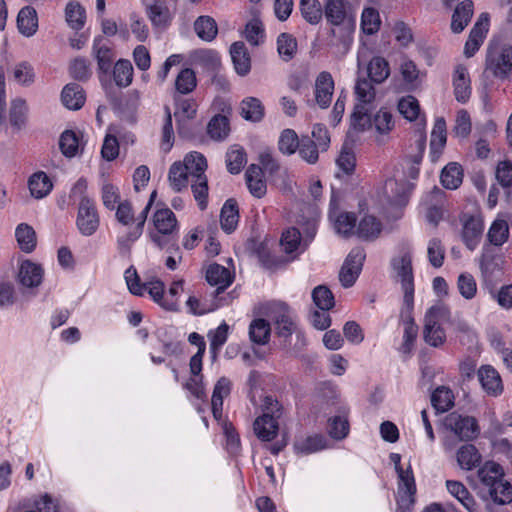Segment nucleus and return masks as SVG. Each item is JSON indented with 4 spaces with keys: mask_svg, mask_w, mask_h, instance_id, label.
Wrapping results in <instances>:
<instances>
[{
    "mask_svg": "<svg viewBox=\"0 0 512 512\" xmlns=\"http://www.w3.org/2000/svg\"><path fill=\"white\" fill-rule=\"evenodd\" d=\"M323 17L330 26L327 46L338 59L351 48L355 31V13L349 0H323Z\"/></svg>",
    "mask_w": 512,
    "mask_h": 512,
    "instance_id": "nucleus-1",
    "label": "nucleus"
},
{
    "mask_svg": "<svg viewBox=\"0 0 512 512\" xmlns=\"http://www.w3.org/2000/svg\"><path fill=\"white\" fill-rule=\"evenodd\" d=\"M480 482V494L483 500H491L497 505L512 502V486L505 480L502 467L488 461L477 471Z\"/></svg>",
    "mask_w": 512,
    "mask_h": 512,
    "instance_id": "nucleus-2",
    "label": "nucleus"
},
{
    "mask_svg": "<svg viewBox=\"0 0 512 512\" xmlns=\"http://www.w3.org/2000/svg\"><path fill=\"white\" fill-rule=\"evenodd\" d=\"M155 232L150 233L151 241L170 254H180L177 243L178 221L173 211L167 207L157 208L152 217ZM182 256L178 255V262Z\"/></svg>",
    "mask_w": 512,
    "mask_h": 512,
    "instance_id": "nucleus-3",
    "label": "nucleus"
},
{
    "mask_svg": "<svg viewBox=\"0 0 512 512\" xmlns=\"http://www.w3.org/2000/svg\"><path fill=\"white\" fill-rule=\"evenodd\" d=\"M183 166L191 181V188L194 198L201 210L207 206L208 184L205 171L207 169L206 158L199 152L187 154L183 161Z\"/></svg>",
    "mask_w": 512,
    "mask_h": 512,
    "instance_id": "nucleus-4",
    "label": "nucleus"
},
{
    "mask_svg": "<svg viewBox=\"0 0 512 512\" xmlns=\"http://www.w3.org/2000/svg\"><path fill=\"white\" fill-rule=\"evenodd\" d=\"M485 72L499 80H507L512 75V45L491 43L485 59Z\"/></svg>",
    "mask_w": 512,
    "mask_h": 512,
    "instance_id": "nucleus-5",
    "label": "nucleus"
},
{
    "mask_svg": "<svg viewBox=\"0 0 512 512\" xmlns=\"http://www.w3.org/2000/svg\"><path fill=\"white\" fill-rule=\"evenodd\" d=\"M391 265L396 280L400 282L404 293L403 305L410 312L414 305V277L411 254L409 252L402 253L392 259Z\"/></svg>",
    "mask_w": 512,
    "mask_h": 512,
    "instance_id": "nucleus-6",
    "label": "nucleus"
},
{
    "mask_svg": "<svg viewBox=\"0 0 512 512\" xmlns=\"http://www.w3.org/2000/svg\"><path fill=\"white\" fill-rule=\"evenodd\" d=\"M449 309L442 305H434L426 312L424 317L423 337L427 344L438 347L444 344L446 334L441 323L449 318Z\"/></svg>",
    "mask_w": 512,
    "mask_h": 512,
    "instance_id": "nucleus-7",
    "label": "nucleus"
},
{
    "mask_svg": "<svg viewBox=\"0 0 512 512\" xmlns=\"http://www.w3.org/2000/svg\"><path fill=\"white\" fill-rule=\"evenodd\" d=\"M357 103L352 114L353 124L360 128L365 127L363 120H366L369 106L373 104L376 98V90L373 82L366 78H358L354 87Z\"/></svg>",
    "mask_w": 512,
    "mask_h": 512,
    "instance_id": "nucleus-8",
    "label": "nucleus"
},
{
    "mask_svg": "<svg viewBox=\"0 0 512 512\" xmlns=\"http://www.w3.org/2000/svg\"><path fill=\"white\" fill-rule=\"evenodd\" d=\"M76 225L79 232L84 236L93 235L100 225V217L95 203L86 195L80 198Z\"/></svg>",
    "mask_w": 512,
    "mask_h": 512,
    "instance_id": "nucleus-9",
    "label": "nucleus"
},
{
    "mask_svg": "<svg viewBox=\"0 0 512 512\" xmlns=\"http://www.w3.org/2000/svg\"><path fill=\"white\" fill-rule=\"evenodd\" d=\"M398 474V512L409 511L415 502L416 484L411 466L404 469Z\"/></svg>",
    "mask_w": 512,
    "mask_h": 512,
    "instance_id": "nucleus-10",
    "label": "nucleus"
},
{
    "mask_svg": "<svg viewBox=\"0 0 512 512\" xmlns=\"http://www.w3.org/2000/svg\"><path fill=\"white\" fill-rule=\"evenodd\" d=\"M365 258V251L361 247H356L350 251L339 272V280L344 288L354 285L362 270Z\"/></svg>",
    "mask_w": 512,
    "mask_h": 512,
    "instance_id": "nucleus-11",
    "label": "nucleus"
},
{
    "mask_svg": "<svg viewBox=\"0 0 512 512\" xmlns=\"http://www.w3.org/2000/svg\"><path fill=\"white\" fill-rule=\"evenodd\" d=\"M268 317L276 326L277 334L287 338L296 330V324L290 308L282 302H275L270 305Z\"/></svg>",
    "mask_w": 512,
    "mask_h": 512,
    "instance_id": "nucleus-12",
    "label": "nucleus"
},
{
    "mask_svg": "<svg viewBox=\"0 0 512 512\" xmlns=\"http://www.w3.org/2000/svg\"><path fill=\"white\" fill-rule=\"evenodd\" d=\"M445 425L461 440H471L479 433L477 421L472 416L451 413L446 417Z\"/></svg>",
    "mask_w": 512,
    "mask_h": 512,
    "instance_id": "nucleus-13",
    "label": "nucleus"
},
{
    "mask_svg": "<svg viewBox=\"0 0 512 512\" xmlns=\"http://www.w3.org/2000/svg\"><path fill=\"white\" fill-rule=\"evenodd\" d=\"M334 93V80L330 72H320L314 83V98L316 104L321 109H326L330 106L332 96Z\"/></svg>",
    "mask_w": 512,
    "mask_h": 512,
    "instance_id": "nucleus-14",
    "label": "nucleus"
},
{
    "mask_svg": "<svg viewBox=\"0 0 512 512\" xmlns=\"http://www.w3.org/2000/svg\"><path fill=\"white\" fill-rule=\"evenodd\" d=\"M411 187L406 181L395 179L386 180L383 187V194L386 200L396 206H403L407 203Z\"/></svg>",
    "mask_w": 512,
    "mask_h": 512,
    "instance_id": "nucleus-15",
    "label": "nucleus"
},
{
    "mask_svg": "<svg viewBox=\"0 0 512 512\" xmlns=\"http://www.w3.org/2000/svg\"><path fill=\"white\" fill-rule=\"evenodd\" d=\"M488 24V15H480L479 19L470 31L469 37L465 43L464 54L466 57L470 58L476 53V51H478L488 31Z\"/></svg>",
    "mask_w": 512,
    "mask_h": 512,
    "instance_id": "nucleus-16",
    "label": "nucleus"
},
{
    "mask_svg": "<svg viewBox=\"0 0 512 512\" xmlns=\"http://www.w3.org/2000/svg\"><path fill=\"white\" fill-rule=\"evenodd\" d=\"M142 287L143 293L147 291L151 298L162 308L169 311H176L178 309V301L165 297V285L160 279L152 278L147 280Z\"/></svg>",
    "mask_w": 512,
    "mask_h": 512,
    "instance_id": "nucleus-17",
    "label": "nucleus"
},
{
    "mask_svg": "<svg viewBox=\"0 0 512 512\" xmlns=\"http://www.w3.org/2000/svg\"><path fill=\"white\" fill-rule=\"evenodd\" d=\"M362 123H365L363 129L374 127L375 131L380 135L388 134L395 127L393 114L385 107L380 108L373 117H370L367 113L366 120H363Z\"/></svg>",
    "mask_w": 512,
    "mask_h": 512,
    "instance_id": "nucleus-18",
    "label": "nucleus"
},
{
    "mask_svg": "<svg viewBox=\"0 0 512 512\" xmlns=\"http://www.w3.org/2000/svg\"><path fill=\"white\" fill-rule=\"evenodd\" d=\"M478 379L483 390L491 396H497L503 391L499 373L490 365H483L478 370Z\"/></svg>",
    "mask_w": 512,
    "mask_h": 512,
    "instance_id": "nucleus-19",
    "label": "nucleus"
},
{
    "mask_svg": "<svg viewBox=\"0 0 512 512\" xmlns=\"http://www.w3.org/2000/svg\"><path fill=\"white\" fill-rule=\"evenodd\" d=\"M454 95L458 102L466 103L472 93L468 70L463 65L456 66L453 74Z\"/></svg>",
    "mask_w": 512,
    "mask_h": 512,
    "instance_id": "nucleus-20",
    "label": "nucleus"
},
{
    "mask_svg": "<svg viewBox=\"0 0 512 512\" xmlns=\"http://www.w3.org/2000/svg\"><path fill=\"white\" fill-rule=\"evenodd\" d=\"M455 460L460 469L471 471L480 465L482 455L475 445L466 443L456 450Z\"/></svg>",
    "mask_w": 512,
    "mask_h": 512,
    "instance_id": "nucleus-21",
    "label": "nucleus"
},
{
    "mask_svg": "<svg viewBox=\"0 0 512 512\" xmlns=\"http://www.w3.org/2000/svg\"><path fill=\"white\" fill-rule=\"evenodd\" d=\"M44 270L41 265L32 261H23L19 267L18 280L21 285L34 288L38 287L43 280Z\"/></svg>",
    "mask_w": 512,
    "mask_h": 512,
    "instance_id": "nucleus-22",
    "label": "nucleus"
},
{
    "mask_svg": "<svg viewBox=\"0 0 512 512\" xmlns=\"http://www.w3.org/2000/svg\"><path fill=\"white\" fill-rule=\"evenodd\" d=\"M383 229L381 221L373 215H364L356 226L355 235L363 241L376 240Z\"/></svg>",
    "mask_w": 512,
    "mask_h": 512,
    "instance_id": "nucleus-23",
    "label": "nucleus"
},
{
    "mask_svg": "<svg viewBox=\"0 0 512 512\" xmlns=\"http://www.w3.org/2000/svg\"><path fill=\"white\" fill-rule=\"evenodd\" d=\"M206 280L210 285L217 286L216 292L218 294L233 282V276L226 267L213 263L207 267Z\"/></svg>",
    "mask_w": 512,
    "mask_h": 512,
    "instance_id": "nucleus-24",
    "label": "nucleus"
},
{
    "mask_svg": "<svg viewBox=\"0 0 512 512\" xmlns=\"http://www.w3.org/2000/svg\"><path fill=\"white\" fill-rule=\"evenodd\" d=\"M484 224L480 216H469L463 224L462 237L466 246L473 250L477 246L482 232Z\"/></svg>",
    "mask_w": 512,
    "mask_h": 512,
    "instance_id": "nucleus-25",
    "label": "nucleus"
},
{
    "mask_svg": "<svg viewBox=\"0 0 512 512\" xmlns=\"http://www.w3.org/2000/svg\"><path fill=\"white\" fill-rule=\"evenodd\" d=\"M256 436L262 441L273 440L278 433V420L270 417L268 414H262L257 417L253 424Z\"/></svg>",
    "mask_w": 512,
    "mask_h": 512,
    "instance_id": "nucleus-26",
    "label": "nucleus"
},
{
    "mask_svg": "<svg viewBox=\"0 0 512 512\" xmlns=\"http://www.w3.org/2000/svg\"><path fill=\"white\" fill-rule=\"evenodd\" d=\"M28 188L32 197L42 199L51 192L53 184L45 172L38 171L29 177Z\"/></svg>",
    "mask_w": 512,
    "mask_h": 512,
    "instance_id": "nucleus-27",
    "label": "nucleus"
},
{
    "mask_svg": "<svg viewBox=\"0 0 512 512\" xmlns=\"http://www.w3.org/2000/svg\"><path fill=\"white\" fill-rule=\"evenodd\" d=\"M447 491L455 497L469 512H477V504L465 487V485L456 480H447L446 481Z\"/></svg>",
    "mask_w": 512,
    "mask_h": 512,
    "instance_id": "nucleus-28",
    "label": "nucleus"
},
{
    "mask_svg": "<svg viewBox=\"0 0 512 512\" xmlns=\"http://www.w3.org/2000/svg\"><path fill=\"white\" fill-rule=\"evenodd\" d=\"M17 27L19 32L26 36H33L38 29V18L36 10L33 7H23L17 16Z\"/></svg>",
    "mask_w": 512,
    "mask_h": 512,
    "instance_id": "nucleus-29",
    "label": "nucleus"
},
{
    "mask_svg": "<svg viewBox=\"0 0 512 512\" xmlns=\"http://www.w3.org/2000/svg\"><path fill=\"white\" fill-rule=\"evenodd\" d=\"M230 55L236 72L245 76L251 69V60L243 42H234L230 47Z\"/></svg>",
    "mask_w": 512,
    "mask_h": 512,
    "instance_id": "nucleus-30",
    "label": "nucleus"
},
{
    "mask_svg": "<svg viewBox=\"0 0 512 512\" xmlns=\"http://www.w3.org/2000/svg\"><path fill=\"white\" fill-rule=\"evenodd\" d=\"M61 100L68 109L78 110L85 102V94L80 85L69 83L62 90Z\"/></svg>",
    "mask_w": 512,
    "mask_h": 512,
    "instance_id": "nucleus-31",
    "label": "nucleus"
},
{
    "mask_svg": "<svg viewBox=\"0 0 512 512\" xmlns=\"http://www.w3.org/2000/svg\"><path fill=\"white\" fill-rule=\"evenodd\" d=\"M473 15V2L464 0L456 8L452 15L451 29L460 33L468 25Z\"/></svg>",
    "mask_w": 512,
    "mask_h": 512,
    "instance_id": "nucleus-32",
    "label": "nucleus"
},
{
    "mask_svg": "<svg viewBox=\"0 0 512 512\" xmlns=\"http://www.w3.org/2000/svg\"><path fill=\"white\" fill-rule=\"evenodd\" d=\"M240 115L250 122H260L264 117V106L256 97H246L240 103Z\"/></svg>",
    "mask_w": 512,
    "mask_h": 512,
    "instance_id": "nucleus-33",
    "label": "nucleus"
},
{
    "mask_svg": "<svg viewBox=\"0 0 512 512\" xmlns=\"http://www.w3.org/2000/svg\"><path fill=\"white\" fill-rule=\"evenodd\" d=\"M367 74L370 81L375 84L383 83L390 75L388 61L380 56L373 57L367 65Z\"/></svg>",
    "mask_w": 512,
    "mask_h": 512,
    "instance_id": "nucleus-34",
    "label": "nucleus"
},
{
    "mask_svg": "<svg viewBox=\"0 0 512 512\" xmlns=\"http://www.w3.org/2000/svg\"><path fill=\"white\" fill-rule=\"evenodd\" d=\"M446 143V122L443 118L435 121L431 133L430 149L433 161H436L440 156L442 149Z\"/></svg>",
    "mask_w": 512,
    "mask_h": 512,
    "instance_id": "nucleus-35",
    "label": "nucleus"
},
{
    "mask_svg": "<svg viewBox=\"0 0 512 512\" xmlns=\"http://www.w3.org/2000/svg\"><path fill=\"white\" fill-rule=\"evenodd\" d=\"M399 73L408 89L416 88L420 83V71L416 64L407 57H402L399 63Z\"/></svg>",
    "mask_w": 512,
    "mask_h": 512,
    "instance_id": "nucleus-36",
    "label": "nucleus"
},
{
    "mask_svg": "<svg viewBox=\"0 0 512 512\" xmlns=\"http://www.w3.org/2000/svg\"><path fill=\"white\" fill-rule=\"evenodd\" d=\"M194 30L197 36L206 42L213 41L218 34V26L211 16H199L194 22Z\"/></svg>",
    "mask_w": 512,
    "mask_h": 512,
    "instance_id": "nucleus-37",
    "label": "nucleus"
},
{
    "mask_svg": "<svg viewBox=\"0 0 512 512\" xmlns=\"http://www.w3.org/2000/svg\"><path fill=\"white\" fill-rule=\"evenodd\" d=\"M239 220V212L237 203L233 199H228L221 209L220 223L222 229L231 233L237 227Z\"/></svg>",
    "mask_w": 512,
    "mask_h": 512,
    "instance_id": "nucleus-38",
    "label": "nucleus"
},
{
    "mask_svg": "<svg viewBox=\"0 0 512 512\" xmlns=\"http://www.w3.org/2000/svg\"><path fill=\"white\" fill-rule=\"evenodd\" d=\"M246 182L249 191L257 198H261L266 193V183L262 179V168L256 165H251L246 173Z\"/></svg>",
    "mask_w": 512,
    "mask_h": 512,
    "instance_id": "nucleus-39",
    "label": "nucleus"
},
{
    "mask_svg": "<svg viewBox=\"0 0 512 512\" xmlns=\"http://www.w3.org/2000/svg\"><path fill=\"white\" fill-rule=\"evenodd\" d=\"M148 17L157 27H165L171 21V13L164 1L155 0L147 8Z\"/></svg>",
    "mask_w": 512,
    "mask_h": 512,
    "instance_id": "nucleus-40",
    "label": "nucleus"
},
{
    "mask_svg": "<svg viewBox=\"0 0 512 512\" xmlns=\"http://www.w3.org/2000/svg\"><path fill=\"white\" fill-rule=\"evenodd\" d=\"M431 404L439 413L448 411L454 405V394L449 387L440 386L431 395Z\"/></svg>",
    "mask_w": 512,
    "mask_h": 512,
    "instance_id": "nucleus-41",
    "label": "nucleus"
},
{
    "mask_svg": "<svg viewBox=\"0 0 512 512\" xmlns=\"http://www.w3.org/2000/svg\"><path fill=\"white\" fill-rule=\"evenodd\" d=\"M231 390V382L226 377H221L213 390L211 399L213 415L217 418L221 416L223 398L228 396Z\"/></svg>",
    "mask_w": 512,
    "mask_h": 512,
    "instance_id": "nucleus-42",
    "label": "nucleus"
},
{
    "mask_svg": "<svg viewBox=\"0 0 512 512\" xmlns=\"http://www.w3.org/2000/svg\"><path fill=\"white\" fill-rule=\"evenodd\" d=\"M150 204H147L145 208L142 210V212L135 218V221L137 222L135 228L133 231L129 232L126 237L120 238L118 240L119 248L123 251H128L130 248V243L136 241L143 232V228L148 216V213L150 211Z\"/></svg>",
    "mask_w": 512,
    "mask_h": 512,
    "instance_id": "nucleus-43",
    "label": "nucleus"
},
{
    "mask_svg": "<svg viewBox=\"0 0 512 512\" xmlns=\"http://www.w3.org/2000/svg\"><path fill=\"white\" fill-rule=\"evenodd\" d=\"M509 238V226L505 219L497 218L491 224L487 239L494 246H502Z\"/></svg>",
    "mask_w": 512,
    "mask_h": 512,
    "instance_id": "nucleus-44",
    "label": "nucleus"
},
{
    "mask_svg": "<svg viewBox=\"0 0 512 512\" xmlns=\"http://www.w3.org/2000/svg\"><path fill=\"white\" fill-rule=\"evenodd\" d=\"M299 6L302 17L309 24L320 23L323 18V3L319 0H301Z\"/></svg>",
    "mask_w": 512,
    "mask_h": 512,
    "instance_id": "nucleus-45",
    "label": "nucleus"
},
{
    "mask_svg": "<svg viewBox=\"0 0 512 512\" xmlns=\"http://www.w3.org/2000/svg\"><path fill=\"white\" fill-rule=\"evenodd\" d=\"M440 178L445 188L457 189L462 183L463 170L458 163H449L443 168Z\"/></svg>",
    "mask_w": 512,
    "mask_h": 512,
    "instance_id": "nucleus-46",
    "label": "nucleus"
},
{
    "mask_svg": "<svg viewBox=\"0 0 512 512\" xmlns=\"http://www.w3.org/2000/svg\"><path fill=\"white\" fill-rule=\"evenodd\" d=\"M15 236L20 249L26 253L32 252L37 243L34 229L28 224H20L16 228Z\"/></svg>",
    "mask_w": 512,
    "mask_h": 512,
    "instance_id": "nucleus-47",
    "label": "nucleus"
},
{
    "mask_svg": "<svg viewBox=\"0 0 512 512\" xmlns=\"http://www.w3.org/2000/svg\"><path fill=\"white\" fill-rule=\"evenodd\" d=\"M113 77L117 86L127 87L133 80V66L127 59L118 60L113 69Z\"/></svg>",
    "mask_w": 512,
    "mask_h": 512,
    "instance_id": "nucleus-48",
    "label": "nucleus"
},
{
    "mask_svg": "<svg viewBox=\"0 0 512 512\" xmlns=\"http://www.w3.org/2000/svg\"><path fill=\"white\" fill-rule=\"evenodd\" d=\"M230 131L229 120L226 116L215 115L207 125V133L214 140L225 139Z\"/></svg>",
    "mask_w": 512,
    "mask_h": 512,
    "instance_id": "nucleus-49",
    "label": "nucleus"
},
{
    "mask_svg": "<svg viewBox=\"0 0 512 512\" xmlns=\"http://www.w3.org/2000/svg\"><path fill=\"white\" fill-rule=\"evenodd\" d=\"M65 16L68 25L75 30H80L85 24V10L78 3L71 1L66 5Z\"/></svg>",
    "mask_w": 512,
    "mask_h": 512,
    "instance_id": "nucleus-50",
    "label": "nucleus"
},
{
    "mask_svg": "<svg viewBox=\"0 0 512 512\" xmlns=\"http://www.w3.org/2000/svg\"><path fill=\"white\" fill-rule=\"evenodd\" d=\"M27 111L28 109L24 99L17 98L12 100L9 111V120L15 129L20 130L24 126Z\"/></svg>",
    "mask_w": 512,
    "mask_h": 512,
    "instance_id": "nucleus-51",
    "label": "nucleus"
},
{
    "mask_svg": "<svg viewBox=\"0 0 512 512\" xmlns=\"http://www.w3.org/2000/svg\"><path fill=\"white\" fill-rule=\"evenodd\" d=\"M411 312H408L407 309L405 308V306L403 307L402 309V315L406 317V320H405V329H404V335H403V344H402V351L404 353H408L410 352L412 346H413V343L417 337V334H418V327L417 325L414 323V320L413 318L411 317Z\"/></svg>",
    "mask_w": 512,
    "mask_h": 512,
    "instance_id": "nucleus-52",
    "label": "nucleus"
},
{
    "mask_svg": "<svg viewBox=\"0 0 512 512\" xmlns=\"http://www.w3.org/2000/svg\"><path fill=\"white\" fill-rule=\"evenodd\" d=\"M168 178L171 187L177 192L187 187L190 180L187 171L181 162H175L171 165Z\"/></svg>",
    "mask_w": 512,
    "mask_h": 512,
    "instance_id": "nucleus-53",
    "label": "nucleus"
},
{
    "mask_svg": "<svg viewBox=\"0 0 512 512\" xmlns=\"http://www.w3.org/2000/svg\"><path fill=\"white\" fill-rule=\"evenodd\" d=\"M13 79L22 86L32 85L35 81L33 66L27 61L17 63L13 68Z\"/></svg>",
    "mask_w": 512,
    "mask_h": 512,
    "instance_id": "nucleus-54",
    "label": "nucleus"
},
{
    "mask_svg": "<svg viewBox=\"0 0 512 512\" xmlns=\"http://www.w3.org/2000/svg\"><path fill=\"white\" fill-rule=\"evenodd\" d=\"M197 85L195 72L190 68L182 69L175 79V89L180 94L192 92Z\"/></svg>",
    "mask_w": 512,
    "mask_h": 512,
    "instance_id": "nucleus-55",
    "label": "nucleus"
},
{
    "mask_svg": "<svg viewBox=\"0 0 512 512\" xmlns=\"http://www.w3.org/2000/svg\"><path fill=\"white\" fill-rule=\"evenodd\" d=\"M249 336L252 342L256 344H265L270 336V325L264 319H255L249 327Z\"/></svg>",
    "mask_w": 512,
    "mask_h": 512,
    "instance_id": "nucleus-56",
    "label": "nucleus"
},
{
    "mask_svg": "<svg viewBox=\"0 0 512 512\" xmlns=\"http://www.w3.org/2000/svg\"><path fill=\"white\" fill-rule=\"evenodd\" d=\"M312 298L315 305L323 311H328L334 307V296L327 286L319 285L315 287L312 291Z\"/></svg>",
    "mask_w": 512,
    "mask_h": 512,
    "instance_id": "nucleus-57",
    "label": "nucleus"
},
{
    "mask_svg": "<svg viewBox=\"0 0 512 512\" xmlns=\"http://www.w3.org/2000/svg\"><path fill=\"white\" fill-rule=\"evenodd\" d=\"M398 111L408 121H414L419 117L420 105L414 96H406L399 100Z\"/></svg>",
    "mask_w": 512,
    "mask_h": 512,
    "instance_id": "nucleus-58",
    "label": "nucleus"
},
{
    "mask_svg": "<svg viewBox=\"0 0 512 512\" xmlns=\"http://www.w3.org/2000/svg\"><path fill=\"white\" fill-rule=\"evenodd\" d=\"M298 453L310 454L325 448V439L321 435L308 436L294 445Z\"/></svg>",
    "mask_w": 512,
    "mask_h": 512,
    "instance_id": "nucleus-59",
    "label": "nucleus"
},
{
    "mask_svg": "<svg viewBox=\"0 0 512 512\" xmlns=\"http://www.w3.org/2000/svg\"><path fill=\"white\" fill-rule=\"evenodd\" d=\"M300 157L309 164H315L321 151L316 143L309 137H302L298 146Z\"/></svg>",
    "mask_w": 512,
    "mask_h": 512,
    "instance_id": "nucleus-60",
    "label": "nucleus"
},
{
    "mask_svg": "<svg viewBox=\"0 0 512 512\" xmlns=\"http://www.w3.org/2000/svg\"><path fill=\"white\" fill-rule=\"evenodd\" d=\"M380 16L376 9L365 8L362 12L361 27L365 34L372 35L380 28Z\"/></svg>",
    "mask_w": 512,
    "mask_h": 512,
    "instance_id": "nucleus-61",
    "label": "nucleus"
},
{
    "mask_svg": "<svg viewBox=\"0 0 512 512\" xmlns=\"http://www.w3.org/2000/svg\"><path fill=\"white\" fill-rule=\"evenodd\" d=\"M299 143L300 140L296 132L292 129H285L280 135L278 147L283 154L292 155L296 152Z\"/></svg>",
    "mask_w": 512,
    "mask_h": 512,
    "instance_id": "nucleus-62",
    "label": "nucleus"
},
{
    "mask_svg": "<svg viewBox=\"0 0 512 512\" xmlns=\"http://www.w3.org/2000/svg\"><path fill=\"white\" fill-rule=\"evenodd\" d=\"M334 227L339 234L350 236L355 234L356 218L353 213L343 212L334 219Z\"/></svg>",
    "mask_w": 512,
    "mask_h": 512,
    "instance_id": "nucleus-63",
    "label": "nucleus"
},
{
    "mask_svg": "<svg viewBox=\"0 0 512 512\" xmlns=\"http://www.w3.org/2000/svg\"><path fill=\"white\" fill-rule=\"evenodd\" d=\"M79 145V139L75 132L66 130L61 134L59 147L66 157H74L78 152Z\"/></svg>",
    "mask_w": 512,
    "mask_h": 512,
    "instance_id": "nucleus-64",
    "label": "nucleus"
}]
</instances>
